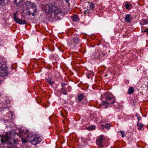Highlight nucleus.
Instances as JSON below:
<instances>
[{
  "instance_id": "f257e3e1",
  "label": "nucleus",
  "mask_w": 148,
  "mask_h": 148,
  "mask_svg": "<svg viewBox=\"0 0 148 148\" xmlns=\"http://www.w3.org/2000/svg\"><path fill=\"white\" fill-rule=\"evenodd\" d=\"M15 132L12 131L10 133V136L11 138L9 137L8 136H2L1 140L2 143H5L7 144H14L17 143V140L14 138L13 136L12 135V134H14Z\"/></svg>"
},
{
  "instance_id": "f03ea898",
  "label": "nucleus",
  "mask_w": 148,
  "mask_h": 148,
  "mask_svg": "<svg viewBox=\"0 0 148 148\" xmlns=\"http://www.w3.org/2000/svg\"><path fill=\"white\" fill-rule=\"evenodd\" d=\"M115 97L111 94H108L106 95V101H103L102 102V107L106 108L110 104H112L115 101Z\"/></svg>"
},
{
  "instance_id": "7ed1b4c3",
  "label": "nucleus",
  "mask_w": 148,
  "mask_h": 148,
  "mask_svg": "<svg viewBox=\"0 0 148 148\" xmlns=\"http://www.w3.org/2000/svg\"><path fill=\"white\" fill-rule=\"evenodd\" d=\"M27 138L29 139V142L33 145H36L42 140L41 138L36 134H33L32 133H29L27 135Z\"/></svg>"
},
{
  "instance_id": "20e7f679",
  "label": "nucleus",
  "mask_w": 148,
  "mask_h": 148,
  "mask_svg": "<svg viewBox=\"0 0 148 148\" xmlns=\"http://www.w3.org/2000/svg\"><path fill=\"white\" fill-rule=\"evenodd\" d=\"M13 18L14 21L20 25H24L27 24V22L24 16H22L21 19L18 18L17 12L13 13Z\"/></svg>"
},
{
  "instance_id": "39448f33",
  "label": "nucleus",
  "mask_w": 148,
  "mask_h": 148,
  "mask_svg": "<svg viewBox=\"0 0 148 148\" xmlns=\"http://www.w3.org/2000/svg\"><path fill=\"white\" fill-rule=\"evenodd\" d=\"M105 138L103 135L99 136L96 140L97 145L101 147H105Z\"/></svg>"
},
{
  "instance_id": "423d86ee",
  "label": "nucleus",
  "mask_w": 148,
  "mask_h": 148,
  "mask_svg": "<svg viewBox=\"0 0 148 148\" xmlns=\"http://www.w3.org/2000/svg\"><path fill=\"white\" fill-rule=\"evenodd\" d=\"M1 65H0V76L1 77H4L6 75V73L7 72V65L6 64H1Z\"/></svg>"
},
{
  "instance_id": "0eeeda50",
  "label": "nucleus",
  "mask_w": 148,
  "mask_h": 148,
  "mask_svg": "<svg viewBox=\"0 0 148 148\" xmlns=\"http://www.w3.org/2000/svg\"><path fill=\"white\" fill-rule=\"evenodd\" d=\"M80 40L77 37H75L71 39L68 41V43L69 46L73 47L74 46V43L78 44Z\"/></svg>"
},
{
  "instance_id": "6e6552de",
  "label": "nucleus",
  "mask_w": 148,
  "mask_h": 148,
  "mask_svg": "<svg viewBox=\"0 0 148 148\" xmlns=\"http://www.w3.org/2000/svg\"><path fill=\"white\" fill-rule=\"evenodd\" d=\"M51 6H54V5L51 4H49L46 7L45 11L47 13L53 12V7Z\"/></svg>"
},
{
  "instance_id": "1a4fd4ad",
  "label": "nucleus",
  "mask_w": 148,
  "mask_h": 148,
  "mask_svg": "<svg viewBox=\"0 0 148 148\" xmlns=\"http://www.w3.org/2000/svg\"><path fill=\"white\" fill-rule=\"evenodd\" d=\"M52 6L53 7V12L54 13L56 14H57L61 13V11L59 8L54 5Z\"/></svg>"
},
{
  "instance_id": "9d476101",
  "label": "nucleus",
  "mask_w": 148,
  "mask_h": 148,
  "mask_svg": "<svg viewBox=\"0 0 148 148\" xmlns=\"http://www.w3.org/2000/svg\"><path fill=\"white\" fill-rule=\"evenodd\" d=\"M27 12L28 14L29 15L32 14V16H34L36 14V10H35V11H33V10H31V9H29V10L27 11Z\"/></svg>"
},
{
  "instance_id": "9b49d317",
  "label": "nucleus",
  "mask_w": 148,
  "mask_h": 148,
  "mask_svg": "<svg viewBox=\"0 0 148 148\" xmlns=\"http://www.w3.org/2000/svg\"><path fill=\"white\" fill-rule=\"evenodd\" d=\"M7 4L6 0H0V8Z\"/></svg>"
},
{
  "instance_id": "f8f14e48",
  "label": "nucleus",
  "mask_w": 148,
  "mask_h": 148,
  "mask_svg": "<svg viewBox=\"0 0 148 148\" xmlns=\"http://www.w3.org/2000/svg\"><path fill=\"white\" fill-rule=\"evenodd\" d=\"M131 18L130 17V14H127L125 15V22L127 23H130L131 22Z\"/></svg>"
},
{
  "instance_id": "ddd939ff",
  "label": "nucleus",
  "mask_w": 148,
  "mask_h": 148,
  "mask_svg": "<svg viewBox=\"0 0 148 148\" xmlns=\"http://www.w3.org/2000/svg\"><path fill=\"white\" fill-rule=\"evenodd\" d=\"M110 125L109 123H107V124L104 125L103 124H102L101 125V128L103 129L104 128L107 129V130H108L110 128Z\"/></svg>"
},
{
  "instance_id": "4468645a",
  "label": "nucleus",
  "mask_w": 148,
  "mask_h": 148,
  "mask_svg": "<svg viewBox=\"0 0 148 148\" xmlns=\"http://www.w3.org/2000/svg\"><path fill=\"white\" fill-rule=\"evenodd\" d=\"M125 6L126 8L128 10L131 9L132 8L131 5L127 2L125 3Z\"/></svg>"
},
{
  "instance_id": "2eb2a0df",
  "label": "nucleus",
  "mask_w": 148,
  "mask_h": 148,
  "mask_svg": "<svg viewBox=\"0 0 148 148\" xmlns=\"http://www.w3.org/2000/svg\"><path fill=\"white\" fill-rule=\"evenodd\" d=\"M134 91V89L133 87L131 86L129 87L128 91L127 92V93L129 95H131L132 94Z\"/></svg>"
},
{
  "instance_id": "dca6fc26",
  "label": "nucleus",
  "mask_w": 148,
  "mask_h": 148,
  "mask_svg": "<svg viewBox=\"0 0 148 148\" xmlns=\"http://www.w3.org/2000/svg\"><path fill=\"white\" fill-rule=\"evenodd\" d=\"M94 7V4L93 3H90L89 4L87 7V10L88 11L91 10Z\"/></svg>"
},
{
  "instance_id": "f3484780",
  "label": "nucleus",
  "mask_w": 148,
  "mask_h": 148,
  "mask_svg": "<svg viewBox=\"0 0 148 148\" xmlns=\"http://www.w3.org/2000/svg\"><path fill=\"white\" fill-rule=\"evenodd\" d=\"M78 100L79 101H81L84 98L83 94L82 93L79 94L78 95Z\"/></svg>"
},
{
  "instance_id": "a211bd4d",
  "label": "nucleus",
  "mask_w": 148,
  "mask_h": 148,
  "mask_svg": "<svg viewBox=\"0 0 148 148\" xmlns=\"http://www.w3.org/2000/svg\"><path fill=\"white\" fill-rule=\"evenodd\" d=\"M22 2V0H15L14 1V3L18 6H20L21 5Z\"/></svg>"
},
{
  "instance_id": "6ab92c4d",
  "label": "nucleus",
  "mask_w": 148,
  "mask_h": 148,
  "mask_svg": "<svg viewBox=\"0 0 148 148\" xmlns=\"http://www.w3.org/2000/svg\"><path fill=\"white\" fill-rule=\"evenodd\" d=\"M30 9L31 10H33V11L36 10V5L34 3H31Z\"/></svg>"
},
{
  "instance_id": "aec40b11",
  "label": "nucleus",
  "mask_w": 148,
  "mask_h": 148,
  "mask_svg": "<svg viewBox=\"0 0 148 148\" xmlns=\"http://www.w3.org/2000/svg\"><path fill=\"white\" fill-rule=\"evenodd\" d=\"M61 92L62 94L65 95H67V91L66 90L65 88H62L61 89Z\"/></svg>"
},
{
  "instance_id": "412c9836",
  "label": "nucleus",
  "mask_w": 148,
  "mask_h": 148,
  "mask_svg": "<svg viewBox=\"0 0 148 148\" xmlns=\"http://www.w3.org/2000/svg\"><path fill=\"white\" fill-rule=\"evenodd\" d=\"M46 80L47 82H48L51 85H52L54 82L52 81V79L48 77L46 79Z\"/></svg>"
},
{
  "instance_id": "4be33fe9",
  "label": "nucleus",
  "mask_w": 148,
  "mask_h": 148,
  "mask_svg": "<svg viewBox=\"0 0 148 148\" xmlns=\"http://www.w3.org/2000/svg\"><path fill=\"white\" fill-rule=\"evenodd\" d=\"M78 19V16L77 15H74L72 18V20L74 21H76Z\"/></svg>"
},
{
  "instance_id": "5701e85b",
  "label": "nucleus",
  "mask_w": 148,
  "mask_h": 148,
  "mask_svg": "<svg viewBox=\"0 0 148 148\" xmlns=\"http://www.w3.org/2000/svg\"><path fill=\"white\" fill-rule=\"evenodd\" d=\"M95 128V126L94 125H92L91 126L88 127L87 129L88 130H93Z\"/></svg>"
},
{
  "instance_id": "b1692460",
  "label": "nucleus",
  "mask_w": 148,
  "mask_h": 148,
  "mask_svg": "<svg viewBox=\"0 0 148 148\" xmlns=\"http://www.w3.org/2000/svg\"><path fill=\"white\" fill-rule=\"evenodd\" d=\"M119 132L120 133L122 134V137L123 138L125 136V132L123 131H121Z\"/></svg>"
},
{
  "instance_id": "393cba45",
  "label": "nucleus",
  "mask_w": 148,
  "mask_h": 148,
  "mask_svg": "<svg viewBox=\"0 0 148 148\" xmlns=\"http://www.w3.org/2000/svg\"><path fill=\"white\" fill-rule=\"evenodd\" d=\"M138 129L139 130H142V128L143 127V125L142 124H139L138 125Z\"/></svg>"
},
{
  "instance_id": "a878e982",
  "label": "nucleus",
  "mask_w": 148,
  "mask_h": 148,
  "mask_svg": "<svg viewBox=\"0 0 148 148\" xmlns=\"http://www.w3.org/2000/svg\"><path fill=\"white\" fill-rule=\"evenodd\" d=\"M23 130H20L19 132V133L18 134V136H19L20 137H21V136L23 135Z\"/></svg>"
},
{
  "instance_id": "bb28decb",
  "label": "nucleus",
  "mask_w": 148,
  "mask_h": 148,
  "mask_svg": "<svg viewBox=\"0 0 148 148\" xmlns=\"http://www.w3.org/2000/svg\"><path fill=\"white\" fill-rule=\"evenodd\" d=\"M22 140L23 143H25L27 142V140L26 139L22 138Z\"/></svg>"
},
{
  "instance_id": "cd10ccee",
  "label": "nucleus",
  "mask_w": 148,
  "mask_h": 148,
  "mask_svg": "<svg viewBox=\"0 0 148 148\" xmlns=\"http://www.w3.org/2000/svg\"><path fill=\"white\" fill-rule=\"evenodd\" d=\"M143 23L144 24H148V21L146 19H144L143 20Z\"/></svg>"
},
{
  "instance_id": "c85d7f7f",
  "label": "nucleus",
  "mask_w": 148,
  "mask_h": 148,
  "mask_svg": "<svg viewBox=\"0 0 148 148\" xmlns=\"http://www.w3.org/2000/svg\"><path fill=\"white\" fill-rule=\"evenodd\" d=\"M138 122L137 123V125H138L139 124V121L142 118L141 117L139 116L138 117Z\"/></svg>"
},
{
  "instance_id": "c756f323",
  "label": "nucleus",
  "mask_w": 148,
  "mask_h": 148,
  "mask_svg": "<svg viewBox=\"0 0 148 148\" xmlns=\"http://www.w3.org/2000/svg\"><path fill=\"white\" fill-rule=\"evenodd\" d=\"M144 32H147V34H148V28H147L145 30H144Z\"/></svg>"
},
{
  "instance_id": "7c9ffc66",
  "label": "nucleus",
  "mask_w": 148,
  "mask_h": 148,
  "mask_svg": "<svg viewBox=\"0 0 148 148\" xmlns=\"http://www.w3.org/2000/svg\"><path fill=\"white\" fill-rule=\"evenodd\" d=\"M66 84V83H62L61 84V85L62 86L63 88V87H64Z\"/></svg>"
},
{
  "instance_id": "2f4dec72",
  "label": "nucleus",
  "mask_w": 148,
  "mask_h": 148,
  "mask_svg": "<svg viewBox=\"0 0 148 148\" xmlns=\"http://www.w3.org/2000/svg\"><path fill=\"white\" fill-rule=\"evenodd\" d=\"M136 116L137 117V118L139 117V115L137 113L136 114Z\"/></svg>"
},
{
  "instance_id": "473e14b6",
  "label": "nucleus",
  "mask_w": 148,
  "mask_h": 148,
  "mask_svg": "<svg viewBox=\"0 0 148 148\" xmlns=\"http://www.w3.org/2000/svg\"><path fill=\"white\" fill-rule=\"evenodd\" d=\"M88 74L91 75V76L93 75V74L92 72L91 73H88Z\"/></svg>"
},
{
  "instance_id": "72a5a7b5",
  "label": "nucleus",
  "mask_w": 148,
  "mask_h": 148,
  "mask_svg": "<svg viewBox=\"0 0 148 148\" xmlns=\"http://www.w3.org/2000/svg\"><path fill=\"white\" fill-rule=\"evenodd\" d=\"M65 1H66V3H68V2H69L68 1V0H65Z\"/></svg>"
},
{
  "instance_id": "f704fd0d",
  "label": "nucleus",
  "mask_w": 148,
  "mask_h": 148,
  "mask_svg": "<svg viewBox=\"0 0 148 148\" xmlns=\"http://www.w3.org/2000/svg\"><path fill=\"white\" fill-rule=\"evenodd\" d=\"M1 80L0 79V84H1Z\"/></svg>"
},
{
  "instance_id": "c9c22d12",
  "label": "nucleus",
  "mask_w": 148,
  "mask_h": 148,
  "mask_svg": "<svg viewBox=\"0 0 148 148\" xmlns=\"http://www.w3.org/2000/svg\"><path fill=\"white\" fill-rule=\"evenodd\" d=\"M85 11L84 13H86V10H85V11Z\"/></svg>"
},
{
  "instance_id": "e433bc0d",
  "label": "nucleus",
  "mask_w": 148,
  "mask_h": 148,
  "mask_svg": "<svg viewBox=\"0 0 148 148\" xmlns=\"http://www.w3.org/2000/svg\"><path fill=\"white\" fill-rule=\"evenodd\" d=\"M87 77H88V78H89V76H87Z\"/></svg>"
},
{
  "instance_id": "4c0bfd02",
  "label": "nucleus",
  "mask_w": 148,
  "mask_h": 148,
  "mask_svg": "<svg viewBox=\"0 0 148 148\" xmlns=\"http://www.w3.org/2000/svg\"><path fill=\"white\" fill-rule=\"evenodd\" d=\"M147 89L148 90V85L147 86Z\"/></svg>"
},
{
  "instance_id": "58836bf2",
  "label": "nucleus",
  "mask_w": 148,
  "mask_h": 148,
  "mask_svg": "<svg viewBox=\"0 0 148 148\" xmlns=\"http://www.w3.org/2000/svg\"><path fill=\"white\" fill-rule=\"evenodd\" d=\"M53 49L52 50H51V51H53Z\"/></svg>"
}]
</instances>
